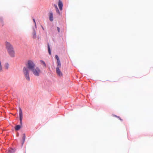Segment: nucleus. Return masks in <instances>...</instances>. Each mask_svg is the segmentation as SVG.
Instances as JSON below:
<instances>
[{"instance_id":"nucleus-1","label":"nucleus","mask_w":153,"mask_h":153,"mask_svg":"<svg viewBox=\"0 0 153 153\" xmlns=\"http://www.w3.org/2000/svg\"><path fill=\"white\" fill-rule=\"evenodd\" d=\"M26 67H25L23 69V72L25 79L28 81L30 80L29 71L36 67V65L31 60L27 61L26 64Z\"/></svg>"},{"instance_id":"nucleus-2","label":"nucleus","mask_w":153,"mask_h":153,"mask_svg":"<svg viewBox=\"0 0 153 153\" xmlns=\"http://www.w3.org/2000/svg\"><path fill=\"white\" fill-rule=\"evenodd\" d=\"M33 74L36 76H39L41 73L39 68L38 67H35L31 71Z\"/></svg>"},{"instance_id":"nucleus-3","label":"nucleus","mask_w":153,"mask_h":153,"mask_svg":"<svg viewBox=\"0 0 153 153\" xmlns=\"http://www.w3.org/2000/svg\"><path fill=\"white\" fill-rule=\"evenodd\" d=\"M6 47L7 51L13 49V47L11 44L9 42H5Z\"/></svg>"},{"instance_id":"nucleus-4","label":"nucleus","mask_w":153,"mask_h":153,"mask_svg":"<svg viewBox=\"0 0 153 153\" xmlns=\"http://www.w3.org/2000/svg\"><path fill=\"white\" fill-rule=\"evenodd\" d=\"M8 52L11 57H14L15 53L13 49L8 51Z\"/></svg>"},{"instance_id":"nucleus-5","label":"nucleus","mask_w":153,"mask_h":153,"mask_svg":"<svg viewBox=\"0 0 153 153\" xmlns=\"http://www.w3.org/2000/svg\"><path fill=\"white\" fill-rule=\"evenodd\" d=\"M58 6L60 10H62V9L63 4L62 1L60 0L59 1Z\"/></svg>"},{"instance_id":"nucleus-6","label":"nucleus","mask_w":153,"mask_h":153,"mask_svg":"<svg viewBox=\"0 0 153 153\" xmlns=\"http://www.w3.org/2000/svg\"><path fill=\"white\" fill-rule=\"evenodd\" d=\"M56 72L58 75L61 76L62 75V73L60 71L59 68H56Z\"/></svg>"},{"instance_id":"nucleus-7","label":"nucleus","mask_w":153,"mask_h":153,"mask_svg":"<svg viewBox=\"0 0 153 153\" xmlns=\"http://www.w3.org/2000/svg\"><path fill=\"white\" fill-rule=\"evenodd\" d=\"M19 116L20 117V120H22V109L20 108H19Z\"/></svg>"},{"instance_id":"nucleus-8","label":"nucleus","mask_w":153,"mask_h":153,"mask_svg":"<svg viewBox=\"0 0 153 153\" xmlns=\"http://www.w3.org/2000/svg\"><path fill=\"white\" fill-rule=\"evenodd\" d=\"M49 18L51 21H52L53 20V13L52 12H50L49 13Z\"/></svg>"},{"instance_id":"nucleus-9","label":"nucleus","mask_w":153,"mask_h":153,"mask_svg":"<svg viewBox=\"0 0 153 153\" xmlns=\"http://www.w3.org/2000/svg\"><path fill=\"white\" fill-rule=\"evenodd\" d=\"M40 62L41 64L43 65V67L45 68L46 67V65L45 62L43 60H40Z\"/></svg>"},{"instance_id":"nucleus-10","label":"nucleus","mask_w":153,"mask_h":153,"mask_svg":"<svg viewBox=\"0 0 153 153\" xmlns=\"http://www.w3.org/2000/svg\"><path fill=\"white\" fill-rule=\"evenodd\" d=\"M57 67L56 68H61V65L60 61H57Z\"/></svg>"},{"instance_id":"nucleus-11","label":"nucleus","mask_w":153,"mask_h":153,"mask_svg":"<svg viewBox=\"0 0 153 153\" xmlns=\"http://www.w3.org/2000/svg\"><path fill=\"white\" fill-rule=\"evenodd\" d=\"M9 64L7 63H5L4 65V68L6 70H7L9 68Z\"/></svg>"},{"instance_id":"nucleus-12","label":"nucleus","mask_w":153,"mask_h":153,"mask_svg":"<svg viewBox=\"0 0 153 153\" xmlns=\"http://www.w3.org/2000/svg\"><path fill=\"white\" fill-rule=\"evenodd\" d=\"M15 151V150L12 149H8V153H14Z\"/></svg>"},{"instance_id":"nucleus-13","label":"nucleus","mask_w":153,"mask_h":153,"mask_svg":"<svg viewBox=\"0 0 153 153\" xmlns=\"http://www.w3.org/2000/svg\"><path fill=\"white\" fill-rule=\"evenodd\" d=\"M25 137H26V136H25V134H23V135H22V140H23L22 143V144H23L24 143V142L25 141Z\"/></svg>"},{"instance_id":"nucleus-14","label":"nucleus","mask_w":153,"mask_h":153,"mask_svg":"<svg viewBox=\"0 0 153 153\" xmlns=\"http://www.w3.org/2000/svg\"><path fill=\"white\" fill-rule=\"evenodd\" d=\"M21 128V126L19 125L16 126L15 127V129L16 130L18 131Z\"/></svg>"},{"instance_id":"nucleus-15","label":"nucleus","mask_w":153,"mask_h":153,"mask_svg":"<svg viewBox=\"0 0 153 153\" xmlns=\"http://www.w3.org/2000/svg\"><path fill=\"white\" fill-rule=\"evenodd\" d=\"M33 37L34 39H35L36 38V34L35 30H34L33 33Z\"/></svg>"},{"instance_id":"nucleus-16","label":"nucleus","mask_w":153,"mask_h":153,"mask_svg":"<svg viewBox=\"0 0 153 153\" xmlns=\"http://www.w3.org/2000/svg\"><path fill=\"white\" fill-rule=\"evenodd\" d=\"M48 51L49 53V54L50 55L51 54V49H50V47L49 44H48Z\"/></svg>"},{"instance_id":"nucleus-17","label":"nucleus","mask_w":153,"mask_h":153,"mask_svg":"<svg viewBox=\"0 0 153 153\" xmlns=\"http://www.w3.org/2000/svg\"><path fill=\"white\" fill-rule=\"evenodd\" d=\"M56 12L58 13L59 14H60V12H59V10L58 9V8L57 6H56Z\"/></svg>"},{"instance_id":"nucleus-18","label":"nucleus","mask_w":153,"mask_h":153,"mask_svg":"<svg viewBox=\"0 0 153 153\" xmlns=\"http://www.w3.org/2000/svg\"><path fill=\"white\" fill-rule=\"evenodd\" d=\"M55 58L57 60V61H60L59 57L57 55H56Z\"/></svg>"},{"instance_id":"nucleus-19","label":"nucleus","mask_w":153,"mask_h":153,"mask_svg":"<svg viewBox=\"0 0 153 153\" xmlns=\"http://www.w3.org/2000/svg\"><path fill=\"white\" fill-rule=\"evenodd\" d=\"M114 116L115 117H117V118H118L121 121H123V120L121 119L119 117H117L116 116V115H114Z\"/></svg>"},{"instance_id":"nucleus-20","label":"nucleus","mask_w":153,"mask_h":153,"mask_svg":"<svg viewBox=\"0 0 153 153\" xmlns=\"http://www.w3.org/2000/svg\"><path fill=\"white\" fill-rule=\"evenodd\" d=\"M57 30H58V32H60V29L59 28V27H57Z\"/></svg>"},{"instance_id":"nucleus-21","label":"nucleus","mask_w":153,"mask_h":153,"mask_svg":"<svg viewBox=\"0 0 153 153\" xmlns=\"http://www.w3.org/2000/svg\"><path fill=\"white\" fill-rule=\"evenodd\" d=\"M33 20L35 23V26H36V22H35V20L34 19H33Z\"/></svg>"},{"instance_id":"nucleus-22","label":"nucleus","mask_w":153,"mask_h":153,"mask_svg":"<svg viewBox=\"0 0 153 153\" xmlns=\"http://www.w3.org/2000/svg\"><path fill=\"white\" fill-rule=\"evenodd\" d=\"M41 27H42L43 29V30H44V27H42V26H41Z\"/></svg>"},{"instance_id":"nucleus-23","label":"nucleus","mask_w":153,"mask_h":153,"mask_svg":"<svg viewBox=\"0 0 153 153\" xmlns=\"http://www.w3.org/2000/svg\"><path fill=\"white\" fill-rule=\"evenodd\" d=\"M20 123L21 124H22V120H21H21H20Z\"/></svg>"}]
</instances>
